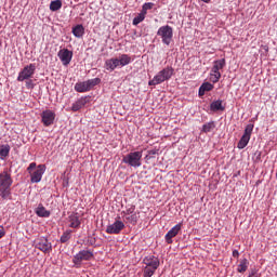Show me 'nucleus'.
<instances>
[{
  "mask_svg": "<svg viewBox=\"0 0 277 277\" xmlns=\"http://www.w3.org/2000/svg\"><path fill=\"white\" fill-rule=\"evenodd\" d=\"M133 61L131 55H128V53H122V55H119L118 57L107 58L105 62V68L109 71H114L116 68L128 66V64H131Z\"/></svg>",
  "mask_w": 277,
  "mask_h": 277,
  "instance_id": "nucleus-1",
  "label": "nucleus"
},
{
  "mask_svg": "<svg viewBox=\"0 0 277 277\" xmlns=\"http://www.w3.org/2000/svg\"><path fill=\"white\" fill-rule=\"evenodd\" d=\"M143 263L145 264L143 268L144 277H153L160 266V260L155 255L145 256Z\"/></svg>",
  "mask_w": 277,
  "mask_h": 277,
  "instance_id": "nucleus-2",
  "label": "nucleus"
},
{
  "mask_svg": "<svg viewBox=\"0 0 277 277\" xmlns=\"http://www.w3.org/2000/svg\"><path fill=\"white\" fill-rule=\"evenodd\" d=\"M172 75H174V68H172V66H167V68L160 69V71H158V74L155 75L154 78L148 81V84H162V82L170 81Z\"/></svg>",
  "mask_w": 277,
  "mask_h": 277,
  "instance_id": "nucleus-3",
  "label": "nucleus"
},
{
  "mask_svg": "<svg viewBox=\"0 0 277 277\" xmlns=\"http://www.w3.org/2000/svg\"><path fill=\"white\" fill-rule=\"evenodd\" d=\"M45 170L47 166L39 164L37 167V162H31L27 168L28 173H30L31 183H40Z\"/></svg>",
  "mask_w": 277,
  "mask_h": 277,
  "instance_id": "nucleus-4",
  "label": "nucleus"
},
{
  "mask_svg": "<svg viewBox=\"0 0 277 277\" xmlns=\"http://www.w3.org/2000/svg\"><path fill=\"white\" fill-rule=\"evenodd\" d=\"M157 36L160 37L163 44H167V47H169L174 37V29L172 28V26H169V24H167L166 26H160V28L157 30Z\"/></svg>",
  "mask_w": 277,
  "mask_h": 277,
  "instance_id": "nucleus-5",
  "label": "nucleus"
},
{
  "mask_svg": "<svg viewBox=\"0 0 277 277\" xmlns=\"http://www.w3.org/2000/svg\"><path fill=\"white\" fill-rule=\"evenodd\" d=\"M101 79L96 77L95 79H89L84 80L82 82H76L75 84V91L79 93H85V92H91L92 88L94 85L101 84Z\"/></svg>",
  "mask_w": 277,
  "mask_h": 277,
  "instance_id": "nucleus-6",
  "label": "nucleus"
},
{
  "mask_svg": "<svg viewBox=\"0 0 277 277\" xmlns=\"http://www.w3.org/2000/svg\"><path fill=\"white\" fill-rule=\"evenodd\" d=\"M143 151H131L128 155H124L122 162L124 164L132 166L133 168H140L142 166Z\"/></svg>",
  "mask_w": 277,
  "mask_h": 277,
  "instance_id": "nucleus-7",
  "label": "nucleus"
},
{
  "mask_svg": "<svg viewBox=\"0 0 277 277\" xmlns=\"http://www.w3.org/2000/svg\"><path fill=\"white\" fill-rule=\"evenodd\" d=\"M226 66V58H220L219 61H214L212 69H211V81L216 83L220 81L222 77L221 69L225 68Z\"/></svg>",
  "mask_w": 277,
  "mask_h": 277,
  "instance_id": "nucleus-8",
  "label": "nucleus"
},
{
  "mask_svg": "<svg viewBox=\"0 0 277 277\" xmlns=\"http://www.w3.org/2000/svg\"><path fill=\"white\" fill-rule=\"evenodd\" d=\"M36 69H37L36 64H32V63L28 64L23 69H21L17 77V81L18 82L28 81L29 79H31V77H34Z\"/></svg>",
  "mask_w": 277,
  "mask_h": 277,
  "instance_id": "nucleus-9",
  "label": "nucleus"
},
{
  "mask_svg": "<svg viewBox=\"0 0 277 277\" xmlns=\"http://www.w3.org/2000/svg\"><path fill=\"white\" fill-rule=\"evenodd\" d=\"M254 124H248L245 128L243 135L241 136L240 141L237 144V148L243 149L250 143L251 135L253 133Z\"/></svg>",
  "mask_w": 277,
  "mask_h": 277,
  "instance_id": "nucleus-10",
  "label": "nucleus"
},
{
  "mask_svg": "<svg viewBox=\"0 0 277 277\" xmlns=\"http://www.w3.org/2000/svg\"><path fill=\"white\" fill-rule=\"evenodd\" d=\"M124 228L126 224L121 221V216H117L116 221L107 226L106 233H108L109 235H119Z\"/></svg>",
  "mask_w": 277,
  "mask_h": 277,
  "instance_id": "nucleus-11",
  "label": "nucleus"
},
{
  "mask_svg": "<svg viewBox=\"0 0 277 277\" xmlns=\"http://www.w3.org/2000/svg\"><path fill=\"white\" fill-rule=\"evenodd\" d=\"M35 247L38 250L43 251V253H51V251L53 250V245L49 242L48 238L45 237L37 238L35 240Z\"/></svg>",
  "mask_w": 277,
  "mask_h": 277,
  "instance_id": "nucleus-12",
  "label": "nucleus"
},
{
  "mask_svg": "<svg viewBox=\"0 0 277 277\" xmlns=\"http://www.w3.org/2000/svg\"><path fill=\"white\" fill-rule=\"evenodd\" d=\"M55 117V111H53L52 109H44L41 113V122H43L44 127H52V124H54Z\"/></svg>",
  "mask_w": 277,
  "mask_h": 277,
  "instance_id": "nucleus-13",
  "label": "nucleus"
},
{
  "mask_svg": "<svg viewBox=\"0 0 277 277\" xmlns=\"http://www.w3.org/2000/svg\"><path fill=\"white\" fill-rule=\"evenodd\" d=\"M94 253L88 249H82L74 256V264H81L83 261H91L93 259Z\"/></svg>",
  "mask_w": 277,
  "mask_h": 277,
  "instance_id": "nucleus-14",
  "label": "nucleus"
},
{
  "mask_svg": "<svg viewBox=\"0 0 277 277\" xmlns=\"http://www.w3.org/2000/svg\"><path fill=\"white\" fill-rule=\"evenodd\" d=\"M12 184H13V179H12L10 171H8V170L1 171V173H0V190L3 187H11Z\"/></svg>",
  "mask_w": 277,
  "mask_h": 277,
  "instance_id": "nucleus-15",
  "label": "nucleus"
},
{
  "mask_svg": "<svg viewBox=\"0 0 277 277\" xmlns=\"http://www.w3.org/2000/svg\"><path fill=\"white\" fill-rule=\"evenodd\" d=\"M58 57L61 58L64 66H68L71 63V58L74 57V52H70L67 48H63L60 50Z\"/></svg>",
  "mask_w": 277,
  "mask_h": 277,
  "instance_id": "nucleus-16",
  "label": "nucleus"
},
{
  "mask_svg": "<svg viewBox=\"0 0 277 277\" xmlns=\"http://www.w3.org/2000/svg\"><path fill=\"white\" fill-rule=\"evenodd\" d=\"M182 230V223L176 224L173 226L167 234H166V242L168 245H172L174 237L179 235V233Z\"/></svg>",
  "mask_w": 277,
  "mask_h": 277,
  "instance_id": "nucleus-17",
  "label": "nucleus"
},
{
  "mask_svg": "<svg viewBox=\"0 0 277 277\" xmlns=\"http://www.w3.org/2000/svg\"><path fill=\"white\" fill-rule=\"evenodd\" d=\"M68 222H69V228H80L81 226L80 214L77 212L69 214Z\"/></svg>",
  "mask_w": 277,
  "mask_h": 277,
  "instance_id": "nucleus-18",
  "label": "nucleus"
},
{
  "mask_svg": "<svg viewBox=\"0 0 277 277\" xmlns=\"http://www.w3.org/2000/svg\"><path fill=\"white\" fill-rule=\"evenodd\" d=\"M87 103H88L87 98L84 96H81V98H78V101L74 102L71 106V110L79 111V109L83 108Z\"/></svg>",
  "mask_w": 277,
  "mask_h": 277,
  "instance_id": "nucleus-19",
  "label": "nucleus"
},
{
  "mask_svg": "<svg viewBox=\"0 0 277 277\" xmlns=\"http://www.w3.org/2000/svg\"><path fill=\"white\" fill-rule=\"evenodd\" d=\"M211 111H224L225 106H223V101H213L210 104Z\"/></svg>",
  "mask_w": 277,
  "mask_h": 277,
  "instance_id": "nucleus-20",
  "label": "nucleus"
},
{
  "mask_svg": "<svg viewBox=\"0 0 277 277\" xmlns=\"http://www.w3.org/2000/svg\"><path fill=\"white\" fill-rule=\"evenodd\" d=\"M72 34L75 37L81 38L84 36L85 34V29L83 24H77L74 28H72Z\"/></svg>",
  "mask_w": 277,
  "mask_h": 277,
  "instance_id": "nucleus-21",
  "label": "nucleus"
},
{
  "mask_svg": "<svg viewBox=\"0 0 277 277\" xmlns=\"http://www.w3.org/2000/svg\"><path fill=\"white\" fill-rule=\"evenodd\" d=\"M36 213L38 216H42V217H49L51 215V211L47 210V208H44L43 203L38 205Z\"/></svg>",
  "mask_w": 277,
  "mask_h": 277,
  "instance_id": "nucleus-22",
  "label": "nucleus"
},
{
  "mask_svg": "<svg viewBox=\"0 0 277 277\" xmlns=\"http://www.w3.org/2000/svg\"><path fill=\"white\" fill-rule=\"evenodd\" d=\"M249 264H250V262H249L248 259H242V260H240L239 266L237 267V272H238V273H245V272H247V269H248V267H249Z\"/></svg>",
  "mask_w": 277,
  "mask_h": 277,
  "instance_id": "nucleus-23",
  "label": "nucleus"
},
{
  "mask_svg": "<svg viewBox=\"0 0 277 277\" xmlns=\"http://www.w3.org/2000/svg\"><path fill=\"white\" fill-rule=\"evenodd\" d=\"M11 146L10 144H3L0 146V157L2 159L6 158L10 155Z\"/></svg>",
  "mask_w": 277,
  "mask_h": 277,
  "instance_id": "nucleus-24",
  "label": "nucleus"
},
{
  "mask_svg": "<svg viewBox=\"0 0 277 277\" xmlns=\"http://www.w3.org/2000/svg\"><path fill=\"white\" fill-rule=\"evenodd\" d=\"M63 6L62 0H52L50 4L51 12H57Z\"/></svg>",
  "mask_w": 277,
  "mask_h": 277,
  "instance_id": "nucleus-25",
  "label": "nucleus"
},
{
  "mask_svg": "<svg viewBox=\"0 0 277 277\" xmlns=\"http://www.w3.org/2000/svg\"><path fill=\"white\" fill-rule=\"evenodd\" d=\"M215 130V122L212 120L210 122H206V124L202 126L203 133H210L211 131Z\"/></svg>",
  "mask_w": 277,
  "mask_h": 277,
  "instance_id": "nucleus-26",
  "label": "nucleus"
},
{
  "mask_svg": "<svg viewBox=\"0 0 277 277\" xmlns=\"http://www.w3.org/2000/svg\"><path fill=\"white\" fill-rule=\"evenodd\" d=\"M145 18V13H144V6L141 10V13H138V15H136V17L133 18V25L137 26L140 25V23H143Z\"/></svg>",
  "mask_w": 277,
  "mask_h": 277,
  "instance_id": "nucleus-27",
  "label": "nucleus"
},
{
  "mask_svg": "<svg viewBox=\"0 0 277 277\" xmlns=\"http://www.w3.org/2000/svg\"><path fill=\"white\" fill-rule=\"evenodd\" d=\"M127 221L132 224L133 226H135V224H137L138 222V214L135 213V210L133 211V213H131L129 216H127Z\"/></svg>",
  "mask_w": 277,
  "mask_h": 277,
  "instance_id": "nucleus-28",
  "label": "nucleus"
},
{
  "mask_svg": "<svg viewBox=\"0 0 277 277\" xmlns=\"http://www.w3.org/2000/svg\"><path fill=\"white\" fill-rule=\"evenodd\" d=\"M71 229H67V232H64L62 237H61V242L63 245H65L66 242H68V240L71 239Z\"/></svg>",
  "mask_w": 277,
  "mask_h": 277,
  "instance_id": "nucleus-29",
  "label": "nucleus"
},
{
  "mask_svg": "<svg viewBox=\"0 0 277 277\" xmlns=\"http://www.w3.org/2000/svg\"><path fill=\"white\" fill-rule=\"evenodd\" d=\"M0 195L2 199H10L11 197V187H3L0 189Z\"/></svg>",
  "mask_w": 277,
  "mask_h": 277,
  "instance_id": "nucleus-30",
  "label": "nucleus"
},
{
  "mask_svg": "<svg viewBox=\"0 0 277 277\" xmlns=\"http://www.w3.org/2000/svg\"><path fill=\"white\" fill-rule=\"evenodd\" d=\"M134 211H135V206H130V208L121 212V215L126 219V221H128V216L134 213Z\"/></svg>",
  "mask_w": 277,
  "mask_h": 277,
  "instance_id": "nucleus-31",
  "label": "nucleus"
},
{
  "mask_svg": "<svg viewBox=\"0 0 277 277\" xmlns=\"http://www.w3.org/2000/svg\"><path fill=\"white\" fill-rule=\"evenodd\" d=\"M154 6V2H145V4H143L144 18L146 17V13L148 12V10H151V8Z\"/></svg>",
  "mask_w": 277,
  "mask_h": 277,
  "instance_id": "nucleus-32",
  "label": "nucleus"
},
{
  "mask_svg": "<svg viewBox=\"0 0 277 277\" xmlns=\"http://www.w3.org/2000/svg\"><path fill=\"white\" fill-rule=\"evenodd\" d=\"M214 85L211 84V82H203V90H205V93L206 92H212Z\"/></svg>",
  "mask_w": 277,
  "mask_h": 277,
  "instance_id": "nucleus-33",
  "label": "nucleus"
},
{
  "mask_svg": "<svg viewBox=\"0 0 277 277\" xmlns=\"http://www.w3.org/2000/svg\"><path fill=\"white\" fill-rule=\"evenodd\" d=\"M26 87H27L28 89H34V87H35L34 80L28 79V80L26 81Z\"/></svg>",
  "mask_w": 277,
  "mask_h": 277,
  "instance_id": "nucleus-34",
  "label": "nucleus"
},
{
  "mask_svg": "<svg viewBox=\"0 0 277 277\" xmlns=\"http://www.w3.org/2000/svg\"><path fill=\"white\" fill-rule=\"evenodd\" d=\"M5 235H6V232L4 229V226L0 225V239H3V237H5Z\"/></svg>",
  "mask_w": 277,
  "mask_h": 277,
  "instance_id": "nucleus-35",
  "label": "nucleus"
},
{
  "mask_svg": "<svg viewBox=\"0 0 277 277\" xmlns=\"http://www.w3.org/2000/svg\"><path fill=\"white\" fill-rule=\"evenodd\" d=\"M205 83L200 85L199 88V97H202L205 95Z\"/></svg>",
  "mask_w": 277,
  "mask_h": 277,
  "instance_id": "nucleus-36",
  "label": "nucleus"
},
{
  "mask_svg": "<svg viewBox=\"0 0 277 277\" xmlns=\"http://www.w3.org/2000/svg\"><path fill=\"white\" fill-rule=\"evenodd\" d=\"M239 255H240V253H239L238 249H234V251H233V256H235L236 259H238Z\"/></svg>",
  "mask_w": 277,
  "mask_h": 277,
  "instance_id": "nucleus-37",
  "label": "nucleus"
},
{
  "mask_svg": "<svg viewBox=\"0 0 277 277\" xmlns=\"http://www.w3.org/2000/svg\"><path fill=\"white\" fill-rule=\"evenodd\" d=\"M258 272L256 269H251V273L249 274V277H256Z\"/></svg>",
  "mask_w": 277,
  "mask_h": 277,
  "instance_id": "nucleus-38",
  "label": "nucleus"
},
{
  "mask_svg": "<svg viewBox=\"0 0 277 277\" xmlns=\"http://www.w3.org/2000/svg\"><path fill=\"white\" fill-rule=\"evenodd\" d=\"M156 154H157L156 149H151V150L149 151V155H156Z\"/></svg>",
  "mask_w": 277,
  "mask_h": 277,
  "instance_id": "nucleus-39",
  "label": "nucleus"
},
{
  "mask_svg": "<svg viewBox=\"0 0 277 277\" xmlns=\"http://www.w3.org/2000/svg\"><path fill=\"white\" fill-rule=\"evenodd\" d=\"M202 1H203V2H207V3H208V2H211V0H202Z\"/></svg>",
  "mask_w": 277,
  "mask_h": 277,
  "instance_id": "nucleus-40",
  "label": "nucleus"
},
{
  "mask_svg": "<svg viewBox=\"0 0 277 277\" xmlns=\"http://www.w3.org/2000/svg\"><path fill=\"white\" fill-rule=\"evenodd\" d=\"M276 177H277V170H276Z\"/></svg>",
  "mask_w": 277,
  "mask_h": 277,
  "instance_id": "nucleus-41",
  "label": "nucleus"
}]
</instances>
